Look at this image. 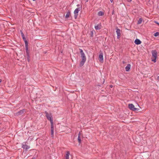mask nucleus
<instances>
[{
  "label": "nucleus",
  "instance_id": "1",
  "mask_svg": "<svg viewBox=\"0 0 159 159\" xmlns=\"http://www.w3.org/2000/svg\"><path fill=\"white\" fill-rule=\"evenodd\" d=\"M80 51L81 57L82 58V60L81 61L79 66L80 67L82 66L86 61V57L84 52H83L82 49H79Z\"/></svg>",
  "mask_w": 159,
  "mask_h": 159
},
{
  "label": "nucleus",
  "instance_id": "2",
  "mask_svg": "<svg viewBox=\"0 0 159 159\" xmlns=\"http://www.w3.org/2000/svg\"><path fill=\"white\" fill-rule=\"evenodd\" d=\"M152 61L154 62H156L157 56V52L156 50H153L152 51Z\"/></svg>",
  "mask_w": 159,
  "mask_h": 159
},
{
  "label": "nucleus",
  "instance_id": "3",
  "mask_svg": "<svg viewBox=\"0 0 159 159\" xmlns=\"http://www.w3.org/2000/svg\"><path fill=\"white\" fill-rule=\"evenodd\" d=\"M45 113L46 114V116L48 120L50 121L51 125H53L54 123L52 116H51L47 111H45Z\"/></svg>",
  "mask_w": 159,
  "mask_h": 159
},
{
  "label": "nucleus",
  "instance_id": "4",
  "mask_svg": "<svg viewBox=\"0 0 159 159\" xmlns=\"http://www.w3.org/2000/svg\"><path fill=\"white\" fill-rule=\"evenodd\" d=\"M82 6L76 8L74 11V16L75 19H76L78 15V13L79 11L81 9Z\"/></svg>",
  "mask_w": 159,
  "mask_h": 159
},
{
  "label": "nucleus",
  "instance_id": "5",
  "mask_svg": "<svg viewBox=\"0 0 159 159\" xmlns=\"http://www.w3.org/2000/svg\"><path fill=\"white\" fill-rule=\"evenodd\" d=\"M22 148L24 149L27 151L30 148V147L26 144V142H23L22 144Z\"/></svg>",
  "mask_w": 159,
  "mask_h": 159
},
{
  "label": "nucleus",
  "instance_id": "6",
  "mask_svg": "<svg viewBox=\"0 0 159 159\" xmlns=\"http://www.w3.org/2000/svg\"><path fill=\"white\" fill-rule=\"evenodd\" d=\"M20 32L22 38L23 39V40L24 41L25 43H27L28 42H27V40H26V38L25 37V35H24V33H23V32L22 31V30H20Z\"/></svg>",
  "mask_w": 159,
  "mask_h": 159
},
{
  "label": "nucleus",
  "instance_id": "7",
  "mask_svg": "<svg viewBox=\"0 0 159 159\" xmlns=\"http://www.w3.org/2000/svg\"><path fill=\"white\" fill-rule=\"evenodd\" d=\"M51 134L52 137L54 136V124L51 125Z\"/></svg>",
  "mask_w": 159,
  "mask_h": 159
},
{
  "label": "nucleus",
  "instance_id": "8",
  "mask_svg": "<svg viewBox=\"0 0 159 159\" xmlns=\"http://www.w3.org/2000/svg\"><path fill=\"white\" fill-rule=\"evenodd\" d=\"M25 111V109H23L22 110H21L20 111H18V112L16 113V115L17 116H18L20 115H21V114H23L24 111Z\"/></svg>",
  "mask_w": 159,
  "mask_h": 159
},
{
  "label": "nucleus",
  "instance_id": "9",
  "mask_svg": "<svg viewBox=\"0 0 159 159\" xmlns=\"http://www.w3.org/2000/svg\"><path fill=\"white\" fill-rule=\"evenodd\" d=\"M25 48L26 54V55H28V54H29V49H28V42L25 43Z\"/></svg>",
  "mask_w": 159,
  "mask_h": 159
},
{
  "label": "nucleus",
  "instance_id": "10",
  "mask_svg": "<svg viewBox=\"0 0 159 159\" xmlns=\"http://www.w3.org/2000/svg\"><path fill=\"white\" fill-rule=\"evenodd\" d=\"M134 42L136 45H139L141 43V41L139 39H136L134 40Z\"/></svg>",
  "mask_w": 159,
  "mask_h": 159
},
{
  "label": "nucleus",
  "instance_id": "11",
  "mask_svg": "<svg viewBox=\"0 0 159 159\" xmlns=\"http://www.w3.org/2000/svg\"><path fill=\"white\" fill-rule=\"evenodd\" d=\"M101 24H98L97 25L95 26L94 28L96 30H98L101 29Z\"/></svg>",
  "mask_w": 159,
  "mask_h": 159
},
{
  "label": "nucleus",
  "instance_id": "12",
  "mask_svg": "<svg viewBox=\"0 0 159 159\" xmlns=\"http://www.w3.org/2000/svg\"><path fill=\"white\" fill-rule=\"evenodd\" d=\"M131 65L129 64H128L127 65V66L125 67V70L126 71H129L130 69Z\"/></svg>",
  "mask_w": 159,
  "mask_h": 159
},
{
  "label": "nucleus",
  "instance_id": "13",
  "mask_svg": "<svg viewBox=\"0 0 159 159\" xmlns=\"http://www.w3.org/2000/svg\"><path fill=\"white\" fill-rule=\"evenodd\" d=\"M129 107L130 110L133 111L135 107L133 104H129Z\"/></svg>",
  "mask_w": 159,
  "mask_h": 159
},
{
  "label": "nucleus",
  "instance_id": "14",
  "mask_svg": "<svg viewBox=\"0 0 159 159\" xmlns=\"http://www.w3.org/2000/svg\"><path fill=\"white\" fill-rule=\"evenodd\" d=\"M70 154V152L69 151H67L65 155V159H69V157Z\"/></svg>",
  "mask_w": 159,
  "mask_h": 159
},
{
  "label": "nucleus",
  "instance_id": "15",
  "mask_svg": "<svg viewBox=\"0 0 159 159\" xmlns=\"http://www.w3.org/2000/svg\"><path fill=\"white\" fill-rule=\"evenodd\" d=\"M99 58L100 59V61H103V54L102 53H101L99 55Z\"/></svg>",
  "mask_w": 159,
  "mask_h": 159
},
{
  "label": "nucleus",
  "instance_id": "16",
  "mask_svg": "<svg viewBox=\"0 0 159 159\" xmlns=\"http://www.w3.org/2000/svg\"><path fill=\"white\" fill-rule=\"evenodd\" d=\"M80 132L79 133L78 136V142H79V143H81V138L80 137Z\"/></svg>",
  "mask_w": 159,
  "mask_h": 159
},
{
  "label": "nucleus",
  "instance_id": "17",
  "mask_svg": "<svg viewBox=\"0 0 159 159\" xmlns=\"http://www.w3.org/2000/svg\"><path fill=\"white\" fill-rule=\"evenodd\" d=\"M70 14V11L69 10L68 11L65 16V17L67 18L69 17Z\"/></svg>",
  "mask_w": 159,
  "mask_h": 159
},
{
  "label": "nucleus",
  "instance_id": "18",
  "mask_svg": "<svg viewBox=\"0 0 159 159\" xmlns=\"http://www.w3.org/2000/svg\"><path fill=\"white\" fill-rule=\"evenodd\" d=\"M116 33L117 35H118L119 36V35H120V30L119 29L117 28L116 29Z\"/></svg>",
  "mask_w": 159,
  "mask_h": 159
},
{
  "label": "nucleus",
  "instance_id": "19",
  "mask_svg": "<svg viewBox=\"0 0 159 159\" xmlns=\"http://www.w3.org/2000/svg\"><path fill=\"white\" fill-rule=\"evenodd\" d=\"M104 14V13L102 11H99L98 13V15L99 16H102Z\"/></svg>",
  "mask_w": 159,
  "mask_h": 159
},
{
  "label": "nucleus",
  "instance_id": "20",
  "mask_svg": "<svg viewBox=\"0 0 159 159\" xmlns=\"http://www.w3.org/2000/svg\"><path fill=\"white\" fill-rule=\"evenodd\" d=\"M142 19L141 18H140L139 19V20L138 21V24H139L142 23Z\"/></svg>",
  "mask_w": 159,
  "mask_h": 159
},
{
  "label": "nucleus",
  "instance_id": "21",
  "mask_svg": "<svg viewBox=\"0 0 159 159\" xmlns=\"http://www.w3.org/2000/svg\"><path fill=\"white\" fill-rule=\"evenodd\" d=\"M26 56H27V61L28 62H29L30 61V55H29V54H28V55H26Z\"/></svg>",
  "mask_w": 159,
  "mask_h": 159
},
{
  "label": "nucleus",
  "instance_id": "22",
  "mask_svg": "<svg viewBox=\"0 0 159 159\" xmlns=\"http://www.w3.org/2000/svg\"><path fill=\"white\" fill-rule=\"evenodd\" d=\"M159 35V32H156L154 34V36L155 37H157Z\"/></svg>",
  "mask_w": 159,
  "mask_h": 159
},
{
  "label": "nucleus",
  "instance_id": "23",
  "mask_svg": "<svg viewBox=\"0 0 159 159\" xmlns=\"http://www.w3.org/2000/svg\"><path fill=\"white\" fill-rule=\"evenodd\" d=\"M139 109L138 108H135L134 107L133 111H138L139 110Z\"/></svg>",
  "mask_w": 159,
  "mask_h": 159
},
{
  "label": "nucleus",
  "instance_id": "24",
  "mask_svg": "<svg viewBox=\"0 0 159 159\" xmlns=\"http://www.w3.org/2000/svg\"><path fill=\"white\" fill-rule=\"evenodd\" d=\"M120 35H119V36L118 35H117V38L119 39L120 37Z\"/></svg>",
  "mask_w": 159,
  "mask_h": 159
},
{
  "label": "nucleus",
  "instance_id": "25",
  "mask_svg": "<svg viewBox=\"0 0 159 159\" xmlns=\"http://www.w3.org/2000/svg\"><path fill=\"white\" fill-rule=\"evenodd\" d=\"M110 87L111 88H112L113 87V85H110Z\"/></svg>",
  "mask_w": 159,
  "mask_h": 159
},
{
  "label": "nucleus",
  "instance_id": "26",
  "mask_svg": "<svg viewBox=\"0 0 159 159\" xmlns=\"http://www.w3.org/2000/svg\"><path fill=\"white\" fill-rule=\"evenodd\" d=\"M155 22L157 24L159 25V23L158 22H157V21H155Z\"/></svg>",
  "mask_w": 159,
  "mask_h": 159
},
{
  "label": "nucleus",
  "instance_id": "27",
  "mask_svg": "<svg viewBox=\"0 0 159 159\" xmlns=\"http://www.w3.org/2000/svg\"><path fill=\"white\" fill-rule=\"evenodd\" d=\"M157 79L159 80V76H158L157 78Z\"/></svg>",
  "mask_w": 159,
  "mask_h": 159
},
{
  "label": "nucleus",
  "instance_id": "28",
  "mask_svg": "<svg viewBox=\"0 0 159 159\" xmlns=\"http://www.w3.org/2000/svg\"><path fill=\"white\" fill-rule=\"evenodd\" d=\"M132 0H127L129 2H130L132 1Z\"/></svg>",
  "mask_w": 159,
  "mask_h": 159
},
{
  "label": "nucleus",
  "instance_id": "29",
  "mask_svg": "<svg viewBox=\"0 0 159 159\" xmlns=\"http://www.w3.org/2000/svg\"><path fill=\"white\" fill-rule=\"evenodd\" d=\"M113 0H110V1L111 3H112L113 2Z\"/></svg>",
  "mask_w": 159,
  "mask_h": 159
},
{
  "label": "nucleus",
  "instance_id": "30",
  "mask_svg": "<svg viewBox=\"0 0 159 159\" xmlns=\"http://www.w3.org/2000/svg\"><path fill=\"white\" fill-rule=\"evenodd\" d=\"M36 157H33L32 159H35Z\"/></svg>",
  "mask_w": 159,
  "mask_h": 159
},
{
  "label": "nucleus",
  "instance_id": "31",
  "mask_svg": "<svg viewBox=\"0 0 159 159\" xmlns=\"http://www.w3.org/2000/svg\"><path fill=\"white\" fill-rule=\"evenodd\" d=\"M76 6L78 7H79L80 6V4H77L76 5Z\"/></svg>",
  "mask_w": 159,
  "mask_h": 159
},
{
  "label": "nucleus",
  "instance_id": "32",
  "mask_svg": "<svg viewBox=\"0 0 159 159\" xmlns=\"http://www.w3.org/2000/svg\"><path fill=\"white\" fill-rule=\"evenodd\" d=\"M2 80L1 79H0V83L2 82Z\"/></svg>",
  "mask_w": 159,
  "mask_h": 159
},
{
  "label": "nucleus",
  "instance_id": "33",
  "mask_svg": "<svg viewBox=\"0 0 159 159\" xmlns=\"http://www.w3.org/2000/svg\"><path fill=\"white\" fill-rule=\"evenodd\" d=\"M114 12V11H113L112 12V14H113V13Z\"/></svg>",
  "mask_w": 159,
  "mask_h": 159
},
{
  "label": "nucleus",
  "instance_id": "34",
  "mask_svg": "<svg viewBox=\"0 0 159 159\" xmlns=\"http://www.w3.org/2000/svg\"><path fill=\"white\" fill-rule=\"evenodd\" d=\"M33 1H35L36 0H33Z\"/></svg>",
  "mask_w": 159,
  "mask_h": 159
}]
</instances>
